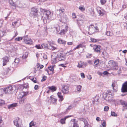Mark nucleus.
Here are the masks:
<instances>
[{
	"mask_svg": "<svg viewBox=\"0 0 127 127\" xmlns=\"http://www.w3.org/2000/svg\"><path fill=\"white\" fill-rule=\"evenodd\" d=\"M40 11L43 14L42 19L43 20L44 23L46 24L47 23V19H50L52 17V14L50 11L42 8H40Z\"/></svg>",
	"mask_w": 127,
	"mask_h": 127,
	"instance_id": "nucleus-1",
	"label": "nucleus"
},
{
	"mask_svg": "<svg viewBox=\"0 0 127 127\" xmlns=\"http://www.w3.org/2000/svg\"><path fill=\"white\" fill-rule=\"evenodd\" d=\"M28 93L29 92H23L19 94L18 98L20 99L19 103L20 104H23L26 102L27 98L26 96Z\"/></svg>",
	"mask_w": 127,
	"mask_h": 127,
	"instance_id": "nucleus-2",
	"label": "nucleus"
},
{
	"mask_svg": "<svg viewBox=\"0 0 127 127\" xmlns=\"http://www.w3.org/2000/svg\"><path fill=\"white\" fill-rule=\"evenodd\" d=\"M15 125L17 127H22V120L19 118H16L13 121Z\"/></svg>",
	"mask_w": 127,
	"mask_h": 127,
	"instance_id": "nucleus-3",
	"label": "nucleus"
},
{
	"mask_svg": "<svg viewBox=\"0 0 127 127\" xmlns=\"http://www.w3.org/2000/svg\"><path fill=\"white\" fill-rule=\"evenodd\" d=\"M38 10L35 8L33 7L31 9V11L30 14V16L35 17L37 15Z\"/></svg>",
	"mask_w": 127,
	"mask_h": 127,
	"instance_id": "nucleus-4",
	"label": "nucleus"
},
{
	"mask_svg": "<svg viewBox=\"0 0 127 127\" xmlns=\"http://www.w3.org/2000/svg\"><path fill=\"white\" fill-rule=\"evenodd\" d=\"M57 57L59 61H64L65 59V55L63 52L58 53Z\"/></svg>",
	"mask_w": 127,
	"mask_h": 127,
	"instance_id": "nucleus-5",
	"label": "nucleus"
},
{
	"mask_svg": "<svg viewBox=\"0 0 127 127\" xmlns=\"http://www.w3.org/2000/svg\"><path fill=\"white\" fill-rule=\"evenodd\" d=\"M24 42L28 44H31L32 43V41L30 38L28 37V35L24 36Z\"/></svg>",
	"mask_w": 127,
	"mask_h": 127,
	"instance_id": "nucleus-6",
	"label": "nucleus"
},
{
	"mask_svg": "<svg viewBox=\"0 0 127 127\" xmlns=\"http://www.w3.org/2000/svg\"><path fill=\"white\" fill-rule=\"evenodd\" d=\"M109 62L112 63L111 64V68L113 70H116L118 69V64L115 63L114 61H110Z\"/></svg>",
	"mask_w": 127,
	"mask_h": 127,
	"instance_id": "nucleus-7",
	"label": "nucleus"
},
{
	"mask_svg": "<svg viewBox=\"0 0 127 127\" xmlns=\"http://www.w3.org/2000/svg\"><path fill=\"white\" fill-rule=\"evenodd\" d=\"M88 30L89 32H88V33L90 35L93 34L95 32V28L94 26L91 24L89 26L88 28Z\"/></svg>",
	"mask_w": 127,
	"mask_h": 127,
	"instance_id": "nucleus-8",
	"label": "nucleus"
},
{
	"mask_svg": "<svg viewBox=\"0 0 127 127\" xmlns=\"http://www.w3.org/2000/svg\"><path fill=\"white\" fill-rule=\"evenodd\" d=\"M4 92L5 93L11 94L13 91V87L11 86H10L3 89Z\"/></svg>",
	"mask_w": 127,
	"mask_h": 127,
	"instance_id": "nucleus-9",
	"label": "nucleus"
},
{
	"mask_svg": "<svg viewBox=\"0 0 127 127\" xmlns=\"http://www.w3.org/2000/svg\"><path fill=\"white\" fill-rule=\"evenodd\" d=\"M69 87L67 85L63 86L62 87V91L64 94H66L69 92Z\"/></svg>",
	"mask_w": 127,
	"mask_h": 127,
	"instance_id": "nucleus-10",
	"label": "nucleus"
},
{
	"mask_svg": "<svg viewBox=\"0 0 127 127\" xmlns=\"http://www.w3.org/2000/svg\"><path fill=\"white\" fill-rule=\"evenodd\" d=\"M79 120L84 123V127H91L88 124L87 121L86 119L83 118H81L79 119Z\"/></svg>",
	"mask_w": 127,
	"mask_h": 127,
	"instance_id": "nucleus-11",
	"label": "nucleus"
},
{
	"mask_svg": "<svg viewBox=\"0 0 127 127\" xmlns=\"http://www.w3.org/2000/svg\"><path fill=\"white\" fill-rule=\"evenodd\" d=\"M121 90L124 93L127 92V81L123 85Z\"/></svg>",
	"mask_w": 127,
	"mask_h": 127,
	"instance_id": "nucleus-12",
	"label": "nucleus"
},
{
	"mask_svg": "<svg viewBox=\"0 0 127 127\" xmlns=\"http://www.w3.org/2000/svg\"><path fill=\"white\" fill-rule=\"evenodd\" d=\"M9 60V58L6 56L3 58V65L4 66L6 65V63L8 62Z\"/></svg>",
	"mask_w": 127,
	"mask_h": 127,
	"instance_id": "nucleus-13",
	"label": "nucleus"
},
{
	"mask_svg": "<svg viewBox=\"0 0 127 127\" xmlns=\"http://www.w3.org/2000/svg\"><path fill=\"white\" fill-rule=\"evenodd\" d=\"M50 99L51 102V103L54 104L55 105L56 104V102L57 101V99L56 98L53 96H50Z\"/></svg>",
	"mask_w": 127,
	"mask_h": 127,
	"instance_id": "nucleus-14",
	"label": "nucleus"
},
{
	"mask_svg": "<svg viewBox=\"0 0 127 127\" xmlns=\"http://www.w3.org/2000/svg\"><path fill=\"white\" fill-rule=\"evenodd\" d=\"M96 10L98 13L101 16L103 15L104 13L103 10L101 9L99 7H97L96 8Z\"/></svg>",
	"mask_w": 127,
	"mask_h": 127,
	"instance_id": "nucleus-15",
	"label": "nucleus"
},
{
	"mask_svg": "<svg viewBox=\"0 0 127 127\" xmlns=\"http://www.w3.org/2000/svg\"><path fill=\"white\" fill-rule=\"evenodd\" d=\"M67 29V27L66 26L65 27V29L61 30L60 32H59L58 34H60L61 35L63 36L66 32Z\"/></svg>",
	"mask_w": 127,
	"mask_h": 127,
	"instance_id": "nucleus-16",
	"label": "nucleus"
},
{
	"mask_svg": "<svg viewBox=\"0 0 127 127\" xmlns=\"http://www.w3.org/2000/svg\"><path fill=\"white\" fill-rule=\"evenodd\" d=\"M120 102L121 104L123 105V107L127 108V102H126L123 100H120Z\"/></svg>",
	"mask_w": 127,
	"mask_h": 127,
	"instance_id": "nucleus-17",
	"label": "nucleus"
},
{
	"mask_svg": "<svg viewBox=\"0 0 127 127\" xmlns=\"http://www.w3.org/2000/svg\"><path fill=\"white\" fill-rule=\"evenodd\" d=\"M71 116H67L63 119H62L60 121V122L62 124H64L65 123V120L66 119L69 117H71Z\"/></svg>",
	"mask_w": 127,
	"mask_h": 127,
	"instance_id": "nucleus-18",
	"label": "nucleus"
},
{
	"mask_svg": "<svg viewBox=\"0 0 127 127\" xmlns=\"http://www.w3.org/2000/svg\"><path fill=\"white\" fill-rule=\"evenodd\" d=\"M94 49L95 52L100 53V50H101V47L99 45L96 46L95 49L94 48Z\"/></svg>",
	"mask_w": 127,
	"mask_h": 127,
	"instance_id": "nucleus-19",
	"label": "nucleus"
},
{
	"mask_svg": "<svg viewBox=\"0 0 127 127\" xmlns=\"http://www.w3.org/2000/svg\"><path fill=\"white\" fill-rule=\"evenodd\" d=\"M58 42L60 44H63L64 45H65L66 42V41L62 40L61 38H59L58 39Z\"/></svg>",
	"mask_w": 127,
	"mask_h": 127,
	"instance_id": "nucleus-20",
	"label": "nucleus"
},
{
	"mask_svg": "<svg viewBox=\"0 0 127 127\" xmlns=\"http://www.w3.org/2000/svg\"><path fill=\"white\" fill-rule=\"evenodd\" d=\"M17 106V103H13L9 105L8 107V109H10L11 108Z\"/></svg>",
	"mask_w": 127,
	"mask_h": 127,
	"instance_id": "nucleus-21",
	"label": "nucleus"
},
{
	"mask_svg": "<svg viewBox=\"0 0 127 127\" xmlns=\"http://www.w3.org/2000/svg\"><path fill=\"white\" fill-rule=\"evenodd\" d=\"M76 89L75 91V92L78 93H80L81 91L82 86L80 85H78L76 87Z\"/></svg>",
	"mask_w": 127,
	"mask_h": 127,
	"instance_id": "nucleus-22",
	"label": "nucleus"
},
{
	"mask_svg": "<svg viewBox=\"0 0 127 127\" xmlns=\"http://www.w3.org/2000/svg\"><path fill=\"white\" fill-rule=\"evenodd\" d=\"M9 3L12 6H13L14 9L16 8V4L12 0H9Z\"/></svg>",
	"mask_w": 127,
	"mask_h": 127,
	"instance_id": "nucleus-23",
	"label": "nucleus"
},
{
	"mask_svg": "<svg viewBox=\"0 0 127 127\" xmlns=\"http://www.w3.org/2000/svg\"><path fill=\"white\" fill-rule=\"evenodd\" d=\"M61 93L58 92L57 93V95L60 98L59 100L61 101H62L63 100V96L62 95H61Z\"/></svg>",
	"mask_w": 127,
	"mask_h": 127,
	"instance_id": "nucleus-24",
	"label": "nucleus"
},
{
	"mask_svg": "<svg viewBox=\"0 0 127 127\" xmlns=\"http://www.w3.org/2000/svg\"><path fill=\"white\" fill-rule=\"evenodd\" d=\"M29 53L28 52H25L24 53L22 56V58L23 59H26L28 57Z\"/></svg>",
	"mask_w": 127,
	"mask_h": 127,
	"instance_id": "nucleus-25",
	"label": "nucleus"
},
{
	"mask_svg": "<svg viewBox=\"0 0 127 127\" xmlns=\"http://www.w3.org/2000/svg\"><path fill=\"white\" fill-rule=\"evenodd\" d=\"M47 49L53 50L56 49V48L50 44H49V45L48 46Z\"/></svg>",
	"mask_w": 127,
	"mask_h": 127,
	"instance_id": "nucleus-26",
	"label": "nucleus"
},
{
	"mask_svg": "<svg viewBox=\"0 0 127 127\" xmlns=\"http://www.w3.org/2000/svg\"><path fill=\"white\" fill-rule=\"evenodd\" d=\"M75 105L74 103L71 104L70 106H68V107L67 108L66 110L68 111V110L72 109L73 108L75 107Z\"/></svg>",
	"mask_w": 127,
	"mask_h": 127,
	"instance_id": "nucleus-27",
	"label": "nucleus"
},
{
	"mask_svg": "<svg viewBox=\"0 0 127 127\" xmlns=\"http://www.w3.org/2000/svg\"><path fill=\"white\" fill-rule=\"evenodd\" d=\"M49 89L51 90L52 92L55 91L56 90V87L54 86H52L51 87H49Z\"/></svg>",
	"mask_w": 127,
	"mask_h": 127,
	"instance_id": "nucleus-28",
	"label": "nucleus"
},
{
	"mask_svg": "<svg viewBox=\"0 0 127 127\" xmlns=\"http://www.w3.org/2000/svg\"><path fill=\"white\" fill-rule=\"evenodd\" d=\"M54 29L55 30H56L57 34H58L59 32V31L60 30V27L59 26H58L57 27H55L54 28Z\"/></svg>",
	"mask_w": 127,
	"mask_h": 127,
	"instance_id": "nucleus-29",
	"label": "nucleus"
},
{
	"mask_svg": "<svg viewBox=\"0 0 127 127\" xmlns=\"http://www.w3.org/2000/svg\"><path fill=\"white\" fill-rule=\"evenodd\" d=\"M48 47V45L46 43L43 44L41 45V47L43 48L47 49Z\"/></svg>",
	"mask_w": 127,
	"mask_h": 127,
	"instance_id": "nucleus-30",
	"label": "nucleus"
},
{
	"mask_svg": "<svg viewBox=\"0 0 127 127\" xmlns=\"http://www.w3.org/2000/svg\"><path fill=\"white\" fill-rule=\"evenodd\" d=\"M48 68L52 72V74L54 73V68L53 66H50L48 67Z\"/></svg>",
	"mask_w": 127,
	"mask_h": 127,
	"instance_id": "nucleus-31",
	"label": "nucleus"
},
{
	"mask_svg": "<svg viewBox=\"0 0 127 127\" xmlns=\"http://www.w3.org/2000/svg\"><path fill=\"white\" fill-rule=\"evenodd\" d=\"M64 16L61 18L62 19L64 22H66L67 20V18L65 15L64 14Z\"/></svg>",
	"mask_w": 127,
	"mask_h": 127,
	"instance_id": "nucleus-32",
	"label": "nucleus"
},
{
	"mask_svg": "<svg viewBox=\"0 0 127 127\" xmlns=\"http://www.w3.org/2000/svg\"><path fill=\"white\" fill-rule=\"evenodd\" d=\"M10 68H8L7 69H6V70H4L3 72V74L4 75L8 73V70H10Z\"/></svg>",
	"mask_w": 127,
	"mask_h": 127,
	"instance_id": "nucleus-33",
	"label": "nucleus"
},
{
	"mask_svg": "<svg viewBox=\"0 0 127 127\" xmlns=\"http://www.w3.org/2000/svg\"><path fill=\"white\" fill-rule=\"evenodd\" d=\"M70 35L73 37L76 36V34L75 32H74L73 31H71L70 32Z\"/></svg>",
	"mask_w": 127,
	"mask_h": 127,
	"instance_id": "nucleus-34",
	"label": "nucleus"
},
{
	"mask_svg": "<svg viewBox=\"0 0 127 127\" xmlns=\"http://www.w3.org/2000/svg\"><path fill=\"white\" fill-rule=\"evenodd\" d=\"M106 34L107 36H111L112 35V33H111L110 31H107L106 32Z\"/></svg>",
	"mask_w": 127,
	"mask_h": 127,
	"instance_id": "nucleus-35",
	"label": "nucleus"
},
{
	"mask_svg": "<svg viewBox=\"0 0 127 127\" xmlns=\"http://www.w3.org/2000/svg\"><path fill=\"white\" fill-rule=\"evenodd\" d=\"M30 127H36V126L34 124V122H31L29 124Z\"/></svg>",
	"mask_w": 127,
	"mask_h": 127,
	"instance_id": "nucleus-36",
	"label": "nucleus"
},
{
	"mask_svg": "<svg viewBox=\"0 0 127 127\" xmlns=\"http://www.w3.org/2000/svg\"><path fill=\"white\" fill-rule=\"evenodd\" d=\"M79 8L82 11H84L85 10V9L84 7L81 5L79 7Z\"/></svg>",
	"mask_w": 127,
	"mask_h": 127,
	"instance_id": "nucleus-37",
	"label": "nucleus"
},
{
	"mask_svg": "<svg viewBox=\"0 0 127 127\" xmlns=\"http://www.w3.org/2000/svg\"><path fill=\"white\" fill-rule=\"evenodd\" d=\"M83 65V64L81 63V62L78 63V65L77 66V67L79 68H82V66Z\"/></svg>",
	"mask_w": 127,
	"mask_h": 127,
	"instance_id": "nucleus-38",
	"label": "nucleus"
},
{
	"mask_svg": "<svg viewBox=\"0 0 127 127\" xmlns=\"http://www.w3.org/2000/svg\"><path fill=\"white\" fill-rule=\"evenodd\" d=\"M4 104V101L3 100H0V106L3 105Z\"/></svg>",
	"mask_w": 127,
	"mask_h": 127,
	"instance_id": "nucleus-39",
	"label": "nucleus"
},
{
	"mask_svg": "<svg viewBox=\"0 0 127 127\" xmlns=\"http://www.w3.org/2000/svg\"><path fill=\"white\" fill-rule=\"evenodd\" d=\"M79 45L80 47L81 48H83L84 47L85 48L86 47V46L84 44V43H80Z\"/></svg>",
	"mask_w": 127,
	"mask_h": 127,
	"instance_id": "nucleus-40",
	"label": "nucleus"
},
{
	"mask_svg": "<svg viewBox=\"0 0 127 127\" xmlns=\"http://www.w3.org/2000/svg\"><path fill=\"white\" fill-rule=\"evenodd\" d=\"M72 122L73 123V127H79L78 125L76 122L73 121H72Z\"/></svg>",
	"mask_w": 127,
	"mask_h": 127,
	"instance_id": "nucleus-41",
	"label": "nucleus"
},
{
	"mask_svg": "<svg viewBox=\"0 0 127 127\" xmlns=\"http://www.w3.org/2000/svg\"><path fill=\"white\" fill-rule=\"evenodd\" d=\"M116 84L115 83H112V87L113 89L114 90L115 88H116Z\"/></svg>",
	"mask_w": 127,
	"mask_h": 127,
	"instance_id": "nucleus-42",
	"label": "nucleus"
},
{
	"mask_svg": "<svg viewBox=\"0 0 127 127\" xmlns=\"http://www.w3.org/2000/svg\"><path fill=\"white\" fill-rule=\"evenodd\" d=\"M78 23L79 25H81L83 23V21L82 20H77Z\"/></svg>",
	"mask_w": 127,
	"mask_h": 127,
	"instance_id": "nucleus-43",
	"label": "nucleus"
},
{
	"mask_svg": "<svg viewBox=\"0 0 127 127\" xmlns=\"http://www.w3.org/2000/svg\"><path fill=\"white\" fill-rule=\"evenodd\" d=\"M28 83H27L24 84L22 87H23L24 88H27L28 86Z\"/></svg>",
	"mask_w": 127,
	"mask_h": 127,
	"instance_id": "nucleus-44",
	"label": "nucleus"
},
{
	"mask_svg": "<svg viewBox=\"0 0 127 127\" xmlns=\"http://www.w3.org/2000/svg\"><path fill=\"white\" fill-rule=\"evenodd\" d=\"M111 115L113 116H117V114L114 112L111 111Z\"/></svg>",
	"mask_w": 127,
	"mask_h": 127,
	"instance_id": "nucleus-45",
	"label": "nucleus"
},
{
	"mask_svg": "<svg viewBox=\"0 0 127 127\" xmlns=\"http://www.w3.org/2000/svg\"><path fill=\"white\" fill-rule=\"evenodd\" d=\"M99 60L98 59L97 60L95 61L94 64L95 65H97L98 64L99 62Z\"/></svg>",
	"mask_w": 127,
	"mask_h": 127,
	"instance_id": "nucleus-46",
	"label": "nucleus"
},
{
	"mask_svg": "<svg viewBox=\"0 0 127 127\" xmlns=\"http://www.w3.org/2000/svg\"><path fill=\"white\" fill-rule=\"evenodd\" d=\"M19 62V60L18 58H16L15 59L14 61V63H15L16 64H17Z\"/></svg>",
	"mask_w": 127,
	"mask_h": 127,
	"instance_id": "nucleus-47",
	"label": "nucleus"
},
{
	"mask_svg": "<svg viewBox=\"0 0 127 127\" xmlns=\"http://www.w3.org/2000/svg\"><path fill=\"white\" fill-rule=\"evenodd\" d=\"M107 0H100V1L101 4H105L106 1Z\"/></svg>",
	"mask_w": 127,
	"mask_h": 127,
	"instance_id": "nucleus-48",
	"label": "nucleus"
},
{
	"mask_svg": "<svg viewBox=\"0 0 127 127\" xmlns=\"http://www.w3.org/2000/svg\"><path fill=\"white\" fill-rule=\"evenodd\" d=\"M109 109V107L108 106H105L104 108V111H108Z\"/></svg>",
	"mask_w": 127,
	"mask_h": 127,
	"instance_id": "nucleus-49",
	"label": "nucleus"
},
{
	"mask_svg": "<svg viewBox=\"0 0 127 127\" xmlns=\"http://www.w3.org/2000/svg\"><path fill=\"white\" fill-rule=\"evenodd\" d=\"M23 38L22 37H19L16 38L15 40L17 41H19L20 40H22Z\"/></svg>",
	"mask_w": 127,
	"mask_h": 127,
	"instance_id": "nucleus-50",
	"label": "nucleus"
},
{
	"mask_svg": "<svg viewBox=\"0 0 127 127\" xmlns=\"http://www.w3.org/2000/svg\"><path fill=\"white\" fill-rule=\"evenodd\" d=\"M3 125V121L2 120L1 117L0 116V127H1Z\"/></svg>",
	"mask_w": 127,
	"mask_h": 127,
	"instance_id": "nucleus-51",
	"label": "nucleus"
},
{
	"mask_svg": "<svg viewBox=\"0 0 127 127\" xmlns=\"http://www.w3.org/2000/svg\"><path fill=\"white\" fill-rule=\"evenodd\" d=\"M65 11L64 9L62 8H61L60 9H59V11L60 12L63 13Z\"/></svg>",
	"mask_w": 127,
	"mask_h": 127,
	"instance_id": "nucleus-52",
	"label": "nucleus"
},
{
	"mask_svg": "<svg viewBox=\"0 0 127 127\" xmlns=\"http://www.w3.org/2000/svg\"><path fill=\"white\" fill-rule=\"evenodd\" d=\"M47 77L46 76H43L42 77V79L41 80V81H45Z\"/></svg>",
	"mask_w": 127,
	"mask_h": 127,
	"instance_id": "nucleus-53",
	"label": "nucleus"
},
{
	"mask_svg": "<svg viewBox=\"0 0 127 127\" xmlns=\"http://www.w3.org/2000/svg\"><path fill=\"white\" fill-rule=\"evenodd\" d=\"M72 16L73 18H76V14L75 13H72Z\"/></svg>",
	"mask_w": 127,
	"mask_h": 127,
	"instance_id": "nucleus-54",
	"label": "nucleus"
},
{
	"mask_svg": "<svg viewBox=\"0 0 127 127\" xmlns=\"http://www.w3.org/2000/svg\"><path fill=\"white\" fill-rule=\"evenodd\" d=\"M31 80L34 83H36L37 82L36 79L35 78H33Z\"/></svg>",
	"mask_w": 127,
	"mask_h": 127,
	"instance_id": "nucleus-55",
	"label": "nucleus"
},
{
	"mask_svg": "<svg viewBox=\"0 0 127 127\" xmlns=\"http://www.w3.org/2000/svg\"><path fill=\"white\" fill-rule=\"evenodd\" d=\"M35 47L38 49H40L42 48L41 46L39 45H36Z\"/></svg>",
	"mask_w": 127,
	"mask_h": 127,
	"instance_id": "nucleus-56",
	"label": "nucleus"
},
{
	"mask_svg": "<svg viewBox=\"0 0 127 127\" xmlns=\"http://www.w3.org/2000/svg\"><path fill=\"white\" fill-rule=\"evenodd\" d=\"M39 88V86L37 85H36L34 87V89L35 90H37Z\"/></svg>",
	"mask_w": 127,
	"mask_h": 127,
	"instance_id": "nucleus-57",
	"label": "nucleus"
},
{
	"mask_svg": "<svg viewBox=\"0 0 127 127\" xmlns=\"http://www.w3.org/2000/svg\"><path fill=\"white\" fill-rule=\"evenodd\" d=\"M91 40L92 41L94 42H96L97 41V40L96 39L93 38H91Z\"/></svg>",
	"mask_w": 127,
	"mask_h": 127,
	"instance_id": "nucleus-58",
	"label": "nucleus"
},
{
	"mask_svg": "<svg viewBox=\"0 0 127 127\" xmlns=\"http://www.w3.org/2000/svg\"><path fill=\"white\" fill-rule=\"evenodd\" d=\"M57 58L55 57L53 58V62L54 63H57V61L56 60Z\"/></svg>",
	"mask_w": 127,
	"mask_h": 127,
	"instance_id": "nucleus-59",
	"label": "nucleus"
},
{
	"mask_svg": "<svg viewBox=\"0 0 127 127\" xmlns=\"http://www.w3.org/2000/svg\"><path fill=\"white\" fill-rule=\"evenodd\" d=\"M81 77L83 78H85V76L84 74L83 73H81Z\"/></svg>",
	"mask_w": 127,
	"mask_h": 127,
	"instance_id": "nucleus-60",
	"label": "nucleus"
},
{
	"mask_svg": "<svg viewBox=\"0 0 127 127\" xmlns=\"http://www.w3.org/2000/svg\"><path fill=\"white\" fill-rule=\"evenodd\" d=\"M103 74L104 75H106L108 74V72L107 71H105L103 72Z\"/></svg>",
	"mask_w": 127,
	"mask_h": 127,
	"instance_id": "nucleus-61",
	"label": "nucleus"
},
{
	"mask_svg": "<svg viewBox=\"0 0 127 127\" xmlns=\"http://www.w3.org/2000/svg\"><path fill=\"white\" fill-rule=\"evenodd\" d=\"M106 123L104 121L103 123L102 124V125L103 127H105L106 126Z\"/></svg>",
	"mask_w": 127,
	"mask_h": 127,
	"instance_id": "nucleus-62",
	"label": "nucleus"
},
{
	"mask_svg": "<svg viewBox=\"0 0 127 127\" xmlns=\"http://www.w3.org/2000/svg\"><path fill=\"white\" fill-rule=\"evenodd\" d=\"M17 22H18L17 21H16L14 22H13L12 23V25L14 26H15L16 25L17 23Z\"/></svg>",
	"mask_w": 127,
	"mask_h": 127,
	"instance_id": "nucleus-63",
	"label": "nucleus"
},
{
	"mask_svg": "<svg viewBox=\"0 0 127 127\" xmlns=\"http://www.w3.org/2000/svg\"><path fill=\"white\" fill-rule=\"evenodd\" d=\"M67 44L68 45H72L73 44V42H68Z\"/></svg>",
	"mask_w": 127,
	"mask_h": 127,
	"instance_id": "nucleus-64",
	"label": "nucleus"
}]
</instances>
